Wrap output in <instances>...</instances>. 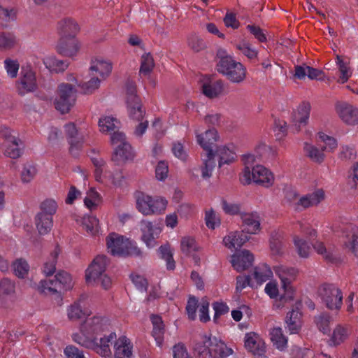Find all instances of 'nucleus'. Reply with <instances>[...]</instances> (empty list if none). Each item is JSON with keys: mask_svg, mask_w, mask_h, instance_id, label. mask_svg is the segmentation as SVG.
Returning <instances> with one entry per match:
<instances>
[{"mask_svg": "<svg viewBox=\"0 0 358 358\" xmlns=\"http://www.w3.org/2000/svg\"><path fill=\"white\" fill-rule=\"evenodd\" d=\"M196 358H228L233 355V349L222 339L204 334L196 341L193 347Z\"/></svg>", "mask_w": 358, "mask_h": 358, "instance_id": "1", "label": "nucleus"}, {"mask_svg": "<svg viewBox=\"0 0 358 358\" xmlns=\"http://www.w3.org/2000/svg\"><path fill=\"white\" fill-rule=\"evenodd\" d=\"M108 252L114 257H140L143 252L137 243L116 233H110L106 238Z\"/></svg>", "mask_w": 358, "mask_h": 358, "instance_id": "2", "label": "nucleus"}, {"mask_svg": "<svg viewBox=\"0 0 358 358\" xmlns=\"http://www.w3.org/2000/svg\"><path fill=\"white\" fill-rule=\"evenodd\" d=\"M117 335L115 332H111L108 335H105L100 338L98 337L79 336H74V342L85 348L92 350L99 355L103 358H113V352L110 349V345L114 343Z\"/></svg>", "mask_w": 358, "mask_h": 358, "instance_id": "3", "label": "nucleus"}, {"mask_svg": "<svg viewBox=\"0 0 358 358\" xmlns=\"http://www.w3.org/2000/svg\"><path fill=\"white\" fill-rule=\"evenodd\" d=\"M325 192L320 188L304 194H299L297 191L292 190L287 195L289 206L295 211H302L317 206L325 199Z\"/></svg>", "mask_w": 358, "mask_h": 358, "instance_id": "4", "label": "nucleus"}, {"mask_svg": "<svg viewBox=\"0 0 358 358\" xmlns=\"http://www.w3.org/2000/svg\"><path fill=\"white\" fill-rule=\"evenodd\" d=\"M240 181L243 185L252 183L269 188L274 185L275 176L273 173L263 165L257 164L252 169H243L240 175Z\"/></svg>", "mask_w": 358, "mask_h": 358, "instance_id": "5", "label": "nucleus"}, {"mask_svg": "<svg viewBox=\"0 0 358 358\" xmlns=\"http://www.w3.org/2000/svg\"><path fill=\"white\" fill-rule=\"evenodd\" d=\"M225 54L226 51L224 50L218 52V55L222 57L217 64L218 71L232 83H241L245 78L246 69L241 62L235 61L231 56H224Z\"/></svg>", "mask_w": 358, "mask_h": 358, "instance_id": "6", "label": "nucleus"}, {"mask_svg": "<svg viewBox=\"0 0 358 358\" xmlns=\"http://www.w3.org/2000/svg\"><path fill=\"white\" fill-rule=\"evenodd\" d=\"M88 127L89 125L84 122H71L64 124V132L69 144V152L73 157L79 156Z\"/></svg>", "mask_w": 358, "mask_h": 358, "instance_id": "7", "label": "nucleus"}, {"mask_svg": "<svg viewBox=\"0 0 358 358\" xmlns=\"http://www.w3.org/2000/svg\"><path fill=\"white\" fill-rule=\"evenodd\" d=\"M110 327V320L102 315L86 316L85 319L80 324L79 330L72 334L71 338L74 341V336L85 337H97L98 335L106 331Z\"/></svg>", "mask_w": 358, "mask_h": 358, "instance_id": "8", "label": "nucleus"}, {"mask_svg": "<svg viewBox=\"0 0 358 358\" xmlns=\"http://www.w3.org/2000/svg\"><path fill=\"white\" fill-rule=\"evenodd\" d=\"M135 198L136 207L143 215L163 213L168 204L167 200L164 197H152L143 192H137Z\"/></svg>", "mask_w": 358, "mask_h": 358, "instance_id": "9", "label": "nucleus"}, {"mask_svg": "<svg viewBox=\"0 0 358 358\" xmlns=\"http://www.w3.org/2000/svg\"><path fill=\"white\" fill-rule=\"evenodd\" d=\"M273 271L280 280L281 289L283 291L281 299H293L296 289L292 282L297 277V269L285 265H277L273 267Z\"/></svg>", "mask_w": 358, "mask_h": 358, "instance_id": "10", "label": "nucleus"}, {"mask_svg": "<svg viewBox=\"0 0 358 358\" xmlns=\"http://www.w3.org/2000/svg\"><path fill=\"white\" fill-rule=\"evenodd\" d=\"M76 99V90L72 84L62 83L58 85L54 105L62 114L67 113L74 106Z\"/></svg>", "mask_w": 358, "mask_h": 358, "instance_id": "11", "label": "nucleus"}, {"mask_svg": "<svg viewBox=\"0 0 358 358\" xmlns=\"http://www.w3.org/2000/svg\"><path fill=\"white\" fill-rule=\"evenodd\" d=\"M162 222L155 220H143L140 222L141 240L148 249L158 246V239L163 231Z\"/></svg>", "mask_w": 358, "mask_h": 358, "instance_id": "12", "label": "nucleus"}, {"mask_svg": "<svg viewBox=\"0 0 358 358\" xmlns=\"http://www.w3.org/2000/svg\"><path fill=\"white\" fill-rule=\"evenodd\" d=\"M126 93L127 110L129 117L136 121L143 120L145 111L143 108L140 97L136 94V86L133 81H127Z\"/></svg>", "mask_w": 358, "mask_h": 358, "instance_id": "13", "label": "nucleus"}, {"mask_svg": "<svg viewBox=\"0 0 358 358\" xmlns=\"http://www.w3.org/2000/svg\"><path fill=\"white\" fill-rule=\"evenodd\" d=\"M94 176L97 182L106 187L120 186L123 180L122 172L117 169L111 170L106 162L94 169Z\"/></svg>", "mask_w": 358, "mask_h": 358, "instance_id": "14", "label": "nucleus"}, {"mask_svg": "<svg viewBox=\"0 0 358 358\" xmlns=\"http://www.w3.org/2000/svg\"><path fill=\"white\" fill-rule=\"evenodd\" d=\"M319 296L330 310H339L343 304V294L341 290L334 285H322L318 291Z\"/></svg>", "mask_w": 358, "mask_h": 358, "instance_id": "15", "label": "nucleus"}, {"mask_svg": "<svg viewBox=\"0 0 358 358\" xmlns=\"http://www.w3.org/2000/svg\"><path fill=\"white\" fill-rule=\"evenodd\" d=\"M110 260L106 255L96 256L85 271V279L87 285H94L98 282L99 277L106 273Z\"/></svg>", "mask_w": 358, "mask_h": 358, "instance_id": "16", "label": "nucleus"}, {"mask_svg": "<svg viewBox=\"0 0 358 358\" xmlns=\"http://www.w3.org/2000/svg\"><path fill=\"white\" fill-rule=\"evenodd\" d=\"M17 299V287L14 280L8 277L0 279V308H11Z\"/></svg>", "mask_w": 358, "mask_h": 358, "instance_id": "17", "label": "nucleus"}, {"mask_svg": "<svg viewBox=\"0 0 358 358\" xmlns=\"http://www.w3.org/2000/svg\"><path fill=\"white\" fill-rule=\"evenodd\" d=\"M113 64L111 60L97 56L90 61V71L102 80H106L112 73Z\"/></svg>", "mask_w": 358, "mask_h": 358, "instance_id": "18", "label": "nucleus"}, {"mask_svg": "<svg viewBox=\"0 0 358 358\" xmlns=\"http://www.w3.org/2000/svg\"><path fill=\"white\" fill-rule=\"evenodd\" d=\"M66 316L70 321H78L91 315L87 297L82 296L66 307Z\"/></svg>", "mask_w": 358, "mask_h": 358, "instance_id": "19", "label": "nucleus"}, {"mask_svg": "<svg viewBox=\"0 0 358 358\" xmlns=\"http://www.w3.org/2000/svg\"><path fill=\"white\" fill-rule=\"evenodd\" d=\"M243 231L248 235L258 234L261 231V217L257 211L244 212L241 213Z\"/></svg>", "mask_w": 358, "mask_h": 358, "instance_id": "20", "label": "nucleus"}, {"mask_svg": "<svg viewBox=\"0 0 358 358\" xmlns=\"http://www.w3.org/2000/svg\"><path fill=\"white\" fill-rule=\"evenodd\" d=\"M134 345L131 340L125 336L117 338L113 343V358H132Z\"/></svg>", "mask_w": 358, "mask_h": 358, "instance_id": "21", "label": "nucleus"}, {"mask_svg": "<svg viewBox=\"0 0 358 358\" xmlns=\"http://www.w3.org/2000/svg\"><path fill=\"white\" fill-rule=\"evenodd\" d=\"M245 348L255 355H262L266 351V345L260 336L253 331L246 333L244 336Z\"/></svg>", "mask_w": 358, "mask_h": 358, "instance_id": "22", "label": "nucleus"}, {"mask_svg": "<svg viewBox=\"0 0 358 358\" xmlns=\"http://www.w3.org/2000/svg\"><path fill=\"white\" fill-rule=\"evenodd\" d=\"M37 87L34 71L29 67H22L21 78L18 83V90L21 94L34 92Z\"/></svg>", "mask_w": 358, "mask_h": 358, "instance_id": "23", "label": "nucleus"}, {"mask_svg": "<svg viewBox=\"0 0 358 358\" xmlns=\"http://www.w3.org/2000/svg\"><path fill=\"white\" fill-rule=\"evenodd\" d=\"M80 48V43L76 37L62 38L56 46L59 54L69 57L76 56Z\"/></svg>", "mask_w": 358, "mask_h": 358, "instance_id": "24", "label": "nucleus"}, {"mask_svg": "<svg viewBox=\"0 0 358 358\" xmlns=\"http://www.w3.org/2000/svg\"><path fill=\"white\" fill-rule=\"evenodd\" d=\"M220 136L217 131L214 129H209L203 133H196L197 143L206 151V153H214L213 145L219 141Z\"/></svg>", "mask_w": 358, "mask_h": 358, "instance_id": "25", "label": "nucleus"}, {"mask_svg": "<svg viewBox=\"0 0 358 358\" xmlns=\"http://www.w3.org/2000/svg\"><path fill=\"white\" fill-rule=\"evenodd\" d=\"M250 238V237L243 231H234L227 234L223 238L222 243L231 251H235L241 248Z\"/></svg>", "mask_w": 358, "mask_h": 358, "instance_id": "26", "label": "nucleus"}, {"mask_svg": "<svg viewBox=\"0 0 358 358\" xmlns=\"http://www.w3.org/2000/svg\"><path fill=\"white\" fill-rule=\"evenodd\" d=\"M336 109L339 117L345 123L355 124L358 122V108L341 102L336 104Z\"/></svg>", "mask_w": 358, "mask_h": 358, "instance_id": "27", "label": "nucleus"}, {"mask_svg": "<svg viewBox=\"0 0 358 358\" xmlns=\"http://www.w3.org/2000/svg\"><path fill=\"white\" fill-rule=\"evenodd\" d=\"M254 262V255L249 250H243L231 256V264L234 269L242 272L250 268Z\"/></svg>", "mask_w": 358, "mask_h": 358, "instance_id": "28", "label": "nucleus"}, {"mask_svg": "<svg viewBox=\"0 0 358 358\" xmlns=\"http://www.w3.org/2000/svg\"><path fill=\"white\" fill-rule=\"evenodd\" d=\"M200 247L196 243L194 238L186 236L181 238L180 241V250L187 257L193 259L196 264L199 263L200 257L197 254L199 251Z\"/></svg>", "mask_w": 358, "mask_h": 358, "instance_id": "29", "label": "nucleus"}, {"mask_svg": "<svg viewBox=\"0 0 358 358\" xmlns=\"http://www.w3.org/2000/svg\"><path fill=\"white\" fill-rule=\"evenodd\" d=\"M251 277L257 288L273 278V273L269 265L260 264L254 268Z\"/></svg>", "mask_w": 358, "mask_h": 358, "instance_id": "30", "label": "nucleus"}, {"mask_svg": "<svg viewBox=\"0 0 358 358\" xmlns=\"http://www.w3.org/2000/svg\"><path fill=\"white\" fill-rule=\"evenodd\" d=\"M57 30L62 38L75 37L80 30V27L74 19L67 17L58 21Z\"/></svg>", "mask_w": 358, "mask_h": 358, "instance_id": "31", "label": "nucleus"}, {"mask_svg": "<svg viewBox=\"0 0 358 358\" xmlns=\"http://www.w3.org/2000/svg\"><path fill=\"white\" fill-rule=\"evenodd\" d=\"M202 93L210 99L220 96L223 92V84L220 80L214 81L210 78L204 77L201 81Z\"/></svg>", "mask_w": 358, "mask_h": 358, "instance_id": "32", "label": "nucleus"}, {"mask_svg": "<svg viewBox=\"0 0 358 358\" xmlns=\"http://www.w3.org/2000/svg\"><path fill=\"white\" fill-rule=\"evenodd\" d=\"M215 167V154L214 153H206L204 158L202 159V164L199 169L201 172V176L203 180H208L212 175L213 171ZM198 171V169H194L192 171V177L197 178L198 176L195 173V171Z\"/></svg>", "mask_w": 358, "mask_h": 358, "instance_id": "33", "label": "nucleus"}, {"mask_svg": "<svg viewBox=\"0 0 358 358\" xmlns=\"http://www.w3.org/2000/svg\"><path fill=\"white\" fill-rule=\"evenodd\" d=\"M310 112V105L308 103H303L293 112L292 120L298 130L301 127L307 124Z\"/></svg>", "mask_w": 358, "mask_h": 358, "instance_id": "34", "label": "nucleus"}, {"mask_svg": "<svg viewBox=\"0 0 358 358\" xmlns=\"http://www.w3.org/2000/svg\"><path fill=\"white\" fill-rule=\"evenodd\" d=\"M335 63L339 72L337 82L341 84H344L348 82L352 75V69L350 66V60L347 57L336 55Z\"/></svg>", "mask_w": 358, "mask_h": 358, "instance_id": "35", "label": "nucleus"}, {"mask_svg": "<svg viewBox=\"0 0 358 358\" xmlns=\"http://www.w3.org/2000/svg\"><path fill=\"white\" fill-rule=\"evenodd\" d=\"M302 327V314L299 309L287 313L285 318V328L290 334H298Z\"/></svg>", "mask_w": 358, "mask_h": 358, "instance_id": "36", "label": "nucleus"}, {"mask_svg": "<svg viewBox=\"0 0 358 358\" xmlns=\"http://www.w3.org/2000/svg\"><path fill=\"white\" fill-rule=\"evenodd\" d=\"M77 222L90 236H94L100 233L99 220L96 216L85 215L77 220Z\"/></svg>", "mask_w": 358, "mask_h": 358, "instance_id": "37", "label": "nucleus"}, {"mask_svg": "<svg viewBox=\"0 0 358 358\" xmlns=\"http://www.w3.org/2000/svg\"><path fill=\"white\" fill-rule=\"evenodd\" d=\"M343 245L355 256L358 257V227H349L345 231Z\"/></svg>", "mask_w": 358, "mask_h": 358, "instance_id": "38", "label": "nucleus"}, {"mask_svg": "<svg viewBox=\"0 0 358 358\" xmlns=\"http://www.w3.org/2000/svg\"><path fill=\"white\" fill-rule=\"evenodd\" d=\"M215 156L218 158V167L222 168L226 165H230L234 163L236 159V155L233 149L226 145L217 147Z\"/></svg>", "mask_w": 358, "mask_h": 358, "instance_id": "39", "label": "nucleus"}, {"mask_svg": "<svg viewBox=\"0 0 358 358\" xmlns=\"http://www.w3.org/2000/svg\"><path fill=\"white\" fill-rule=\"evenodd\" d=\"M134 157L130 144H124V146L117 145L114 148L112 160L117 164H122L133 159Z\"/></svg>", "mask_w": 358, "mask_h": 358, "instance_id": "40", "label": "nucleus"}, {"mask_svg": "<svg viewBox=\"0 0 358 358\" xmlns=\"http://www.w3.org/2000/svg\"><path fill=\"white\" fill-rule=\"evenodd\" d=\"M282 234L280 231L274 230L271 233L269 238V248L273 257H280L284 254L282 244Z\"/></svg>", "mask_w": 358, "mask_h": 358, "instance_id": "41", "label": "nucleus"}, {"mask_svg": "<svg viewBox=\"0 0 358 358\" xmlns=\"http://www.w3.org/2000/svg\"><path fill=\"white\" fill-rule=\"evenodd\" d=\"M55 278V287L60 291L71 290L74 286L75 282L71 275L66 271H60L57 272Z\"/></svg>", "mask_w": 358, "mask_h": 358, "instance_id": "42", "label": "nucleus"}, {"mask_svg": "<svg viewBox=\"0 0 358 358\" xmlns=\"http://www.w3.org/2000/svg\"><path fill=\"white\" fill-rule=\"evenodd\" d=\"M103 199L99 192L95 188H90L84 197V206L90 211L96 210L102 203Z\"/></svg>", "mask_w": 358, "mask_h": 358, "instance_id": "43", "label": "nucleus"}, {"mask_svg": "<svg viewBox=\"0 0 358 358\" xmlns=\"http://www.w3.org/2000/svg\"><path fill=\"white\" fill-rule=\"evenodd\" d=\"M35 224L39 234H47L52 228L53 217L50 215L38 213L35 217Z\"/></svg>", "mask_w": 358, "mask_h": 358, "instance_id": "44", "label": "nucleus"}, {"mask_svg": "<svg viewBox=\"0 0 358 358\" xmlns=\"http://www.w3.org/2000/svg\"><path fill=\"white\" fill-rule=\"evenodd\" d=\"M322 73V71L310 67L306 64L295 66L294 76L299 80H304L306 77L310 80L318 79V77Z\"/></svg>", "mask_w": 358, "mask_h": 358, "instance_id": "45", "label": "nucleus"}, {"mask_svg": "<svg viewBox=\"0 0 358 358\" xmlns=\"http://www.w3.org/2000/svg\"><path fill=\"white\" fill-rule=\"evenodd\" d=\"M43 62L48 69L56 73L62 72L69 66L66 61L59 59L53 55L45 56Z\"/></svg>", "mask_w": 358, "mask_h": 358, "instance_id": "46", "label": "nucleus"}, {"mask_svg": "<svg viewBox=\"0 0 358 358\" xmlns=\"http://www.w3.org/2000/svg\"><path fill=\"white\" fill-rule=\"evenodd\" d=\"M99 131L102 134H109L120 127V122L113 116L104 115L98 122Z\"/></svg>", "mask_w": 358, "mask_h": 358, "instance_id": "47", "label": "nucleus"}, {"mask_svg": "<svg viewBox=\"0 0 358 358\" xmlns=\"http://www.w3.org/2000/svg\"><path fill=\"white\" fill-rule=\"evenodd\" d=\"M150 319L153 326L152 336L155 338L157 345L160 347L162 345L164 340V322L161 317L158 315H152Z\"/></svg>", "mask_w": 358, "mask_h": 358, "instance_id": "48", "label": "nucleus"}, {"mask_svg": "<svg viewBox=\"0 0 358 358\" xmlns=\"http://www.w3.org/2000/svg\"><path fill=\"white\" fill-rule=\"evenodd\" d=\"M317 141L322 143V150L333 152L338 147L337 140L330 134L320 131L317 134Z\"/></svg>", "mask_w": 358, "mask_h": 358, "instance_id": "49", "label": "nucleus"}, {"mask_svg": "<svg viewBox=\"0 0 358 358\" xmlns=\"http://www.w3.org/2000/svg\"><path fill=\"white\" fill-rule=\"evenodd\" d=\"M303 151L308 157L316 163H322L325 158L322 148L320 150L315 145L308 142H306L303 144Z\"/></svg>", "mask_w": 358, "mask_h": 358, "instance_id": "50", "label": "nucleus"}, {"mask_svg": "<svg viewBox=\"0 0 358 358\" xmlns=\"http://www.w3.org/2000/svg\"><path fill=\"white\" fill-rule=\"evenodd\" d=\"M271 339L273 345L280 350H284L287 346V338L283 334L280 327H274L271 329Z\"/></svg>", "mask_w": 358, "mask_h": 358, "instance_id": "51", "label": "nucleus"}, {"mask_svg": "<svg viewBox=\"0 0 358 358\" xmlns=\"http://www.w3.org/2000/svg\"><path fill=\"white\" fill-rule=\"evenodd\" d=\"M11 268L13 273L18 278H25L29 271V265L28 262L22 258H19L13 262Z\"/></svg>", "mask_w": 358, "mask_h": 358, "instance_id": "52", "label": "nucleus"}, {"mask_svg": "<svg viewBox=\"0 0 358 358\" xmlns=\"http://www.w3.org/2000/svg\"><path fill=\"white\" fill-rule=\"evenodd\" d=\"M37 174L36 166L30 163L23 165L20 171V181L22 184L27 185L31 183Z\"/></svg>", "mask_w": 358, "mask_h": 358, "instance_id": "53", "label": "nucleus"}, {"mask_svg": "<svg viewBox=\"0 0 358 358\" xmlns=\"http://www.w3.org/2000/svg\"><path fill=\"white\" fill-rule=\"evenodd\" d=\"M293 242L297 254L301 258H307L310 253V246L307 240L299 236H294Z\"/></svg>", "mask_w": 358, "mask_h": 358, "instance_id": "54", "label": "nucleus"}, {"mask_svg": "<svg viewBox=\"0 0 358 358\" xmlns=\"http://www.w3.org/2000/svg\"><path fill=\"white\" fill-rule=\"evenodd\" d=\"M30 286L36 287L40 292L45 294H55L57 297L62 300L61 295L55 287L53 281L41 280L38 285L31 282Z\"/></svg>", "mask_w": 358, "mask_h": 358, "instance_id": "55", "label": "nucleus"}, {"mask_svg": "<svg viewBox=\"0 0 358 358\" xmlns=\"http://www.w3.org/2000/svg\"><path fill=\"white\" fill-rule=\"evenodd\" d=\"M264 292L271 299H277L280 298V300L285 301L291 300L281 299L282 294H280V287L278 282L273 278L266 282L264 287Z\"/></svg>", "mask_w": 358, "mask_h": 358, "instance_id": "56", "label": "nucleus"}, {"mask_svg": "<svg viewBox=\"0 0 358 358\" xmlns=\"http://www.w3.org/2000/svg\"><path fill=\"white\" fill-rule=\"evenodd\" d=\"M236 48L241 54L250 59H253L258 55V50L246 41H241L238 43Z\"/></svg>", "mask_w": 358, "mask_h": 358, "instance_id": "57", "label": "nucleus"}, {"mask_svg": "<svg viewBox=\"0 0 358 358\" xmlns=\"http://www.w3.org/2000/svg\"><path fill=\"white\" fill-rule=\"evenodd\" d=\"M349 334L348 328L338 325L333 331L331 341L335 345H340L348 337Z\"/></svg>", "mask_w": 358, "mask_h": 358, "instance_id": "58", "label": "nucleus"}, {"mask_svg": "<svg viewBox=\"0 0 358 358\" xmlns=\"http://www.w3.org/2000/svg\"><path fill=\"white\" fill-rule=\"evenodd\" d=\"M205 223L210 229H215L221 224L219 214L212 208L207 209L205 211Z\"/></svg>", "mask_w": 358, "mask_h": 358, "instance_id": "59", "label": "nucleus"}, {"mask_svg": "<svg viewBox=\"0 0 358 358\" xmlns=\"http://www.w3.org/2000/svg\"><path fill=\"white\" fill-rule=\"evenodd\" d=\"M101 81L102 80L94 75L89 80L80 83L79 86L85 94H92L99 88Z\"/></svg>", "mask_w": 358, "mask_h": 358, "instance_id": "60", "label": "nucleus"}, {"mask_svg": "<svg viewBox=\"0 0 358 358\" xmlns=\"http://www.w3.org/2000/svg\"><path fill=\"white\" fill-rule=\"evenodd\" d=\"M266 147L265 143H259L255 148L256 154L252 153H246L243 155L242 160L244 164V169L247 167L251 169V166H253L257 159L261 155L262 150H264Z\"/></svg>", "mask_w": 358, "mask_h": 358, "instance_id": "61", "label": "nucleus"}, {"mask_svg": "<svg viewBox=\"0 0 358 358\" xmlns=\"http://www.w3.org/2000/svg\"><path fill=\"white\" fill-rule=\"evenodd\" d=\"M16 37L13 34L9 32L0 33V49H11L16 44Z\"/></svg>", "mask_w": 358, "mask_h": 358, "instance_id": "62", "label": "nucleus"}, {"mask_svg": "<svg viewBox=\"0 0 358 358\" xmlns=\"http://www.w3.org/2000/svg\"><path fill=\"white\" fill-rule=\"evenodd\" d=\"M273 133L277 141H282L287 135V125L283 120L275 121Z\"/></svg>", "mask_w": 358, "mask_h": 358, "instance_id": "63", "label": "nucleus"}, {"mask_svg": "<svg viewBox=\"0 0 358 358\" xmlns=\"http://www.w3.org/2000/svg\"><path fill=\"white\" fill-rule=\"evenodd\" d=\"M57 207L58 206L55 200L52 199H47L41 203V211L39 213L50 215L52 217L53 215L56 213Z\"/></svg>", "mask_w": 358, "mask_h": 358, "instance_id": "64", "label": "nucleus"}]
</instances>
